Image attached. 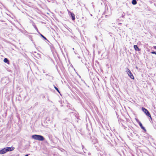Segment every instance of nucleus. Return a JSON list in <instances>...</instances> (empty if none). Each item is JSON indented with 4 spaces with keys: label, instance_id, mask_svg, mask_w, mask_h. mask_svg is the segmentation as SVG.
<instances>
[{
    "label": "nucleus",
    "instance_id": "nucleus-1",
    "mask_svg": "<svg viewBox=\"0 0 156 156\" xmlns=\"http://www.w3.org/2000/svg\"><path fill=\"white\" fill-rule=\"evenodd\" d=\"M14 149V147H13L4 148L0 150V154H4L8 151H13Z\"/></svg>",
    "mask_w": 156,
    "mask_h": 156
},
{
    "label": "nucleus",
    "instance_id": "nucleus-2",
    "mask_svg": "<svg viewBox=\"0 0 156 156\" xmlns=\"http://www.w3.org/2000/svg\"><path fill=\"white\" fill-rule=\"evenodd\" d=\"M32 138L34 140L40 141H43L44 140L43 136L40 135H32Z\"/></svg>",
    "mask_w": 156,
    "mask_h": 156
},
{
    "label": "nucleus",
    "instance_id": "nucleus-3",
    "mask_svg": "<svg viewBox=\"0 0 156 156\" xmlns=\"http://www.w3.org/2000/svg\"><path fill=\"white\" fill-rule=\"evenodd\" d=\"M142 109L143 112H144L147 116L150 117V118L151 119L150 113L147 109L144 108L143 107L142 108Z\"/></svg>",
    "mask_w": 156,
    "mask_h": 156
},
{
    "label": "nucleus",
    "instance_id": "nucleus-4",
    "mask_svg": "<svg viewBox=\"0 0 156 156\" xmlns=\"http://www.w3.org/2000/svg\"><path fill=\"white\" fill-rule=\"evenodd\" d=\"M139 124L141 128L143 130H144V131H146V129H145V128L143 126L141 123L139 121Z\"/></svg>",
    "mask_w": 156,
    "mask_h": 156
},
{
    "label": "nucleus",
    "instance_id": "nucleus-5",
    "mask_svg": "<svg viewBox=\"0 0 156 156\" xmlns=\"http://www.w3.org/2000/svg\"><path fill=\"white\" fill-rule=\"evenodd\" d=\"M128 74L131 79H134V76L131 72L130 73L129 72V73H128Z\"/></svg>",
    "mask_w": 156,
    "mask_h": 156
},
{
    "label": "nucleus",
    "instance_id": "nucleus-6",
    "mask_svg": "<svg viewBox=\"0 0 156 156\" xmlns=\"http://www.w3.org/2000/svg\"><path fill=\"white\" fill-rule=\"evenodd\" d=\"M70 15L73 20H75V16L74 14L72 12H70Z\"/></svg>",
    "mask_w": 156,
    "mask_h": 156
},
{
    "label": "nucleus",
    "instance_id": "nucleus-7",
    "mask_svg": "<svg viewBox=\"0 0 156 156\" xmlns=\"http://www.w3.org/2000/svg\"><path fill=\"white\" fill-rule=\"evenodd\" d=\"M134 48L136 51H140V49L139 48L137 45H134Z\"/></svg>",
    "mask_w": 156,
    "mask_h": 156
},
{
    "label": "nucleus",
    "instance_id": "nucleus-8",
    "mask_svg": "<svg viewBox=\"0 0 156 156\" xmlns=\"http://www.w3.org/2000/svg\"><path fill=\"white\" fill-rule=\"evenodd\" d=\"M137 2L136 0H133L132 1V4L133 5H136V4Z\"/></svg>",
    "mask_w": 156,
    "mask_h": 156
},
{
    "label": "nucleus",
    "instance_id": "nucleus-9",
    "mask_svg": "<svg viewBox=\"0 0 156 156\" xmlns=\"http://www.w3.org/2000/svg\"><path fill=\"white\" fill-rule=\"evenodd\" d=\"M4 62L5 63H8L9 62V61L7 58H5L4 59Z\"/></svg>",
    "mask_w": 156,
    "mask_h": 156
},
{
    "label": "nucleus",
    "instance_id": "nucleus-10",
    "mask_svg": "<svg viewBox=\"0 0 156 156\" xmlns=\"http://www.w3.org/2000/svg\"><path fill=\"white\" fill-rule=\"evenodd\" d=\"M126 71L127 73H130L131 71H130L129 69L128 68H126Z\"/></svg>",
    "mask_w": 156,
    "mask_h": 156
},
{
    "label": "nucleus",
    "instance_id": "nucleus-11",
    "mask_svg": "<svg viewBox=\"0 0 156 156\" xmlns=\"http://www.w3.org/2000/svg\"><path fill=\"white\" fill-rule=\"evenodd\" d=\"M55 88L56 90H57L58 92L59 93V91L58 89V88L56 87H55Z\"/></svg>",
    "mask_w": 156,
    "mask_h": 156
},
{
    "label": "nucleus",
    "instance_id": "nucleus-12",
    "mask_svg": "<svg viewBox=\"0 0 156 156\" xmlns=\"http://www.w3.org/2000/svg\"><path fill=\"white\" fill-rule=\"evenodd\" d=\"M41 35L44 39L45 40H46V38L45 37H44L43 35H42V34H41Z\"/></svg>",
    "mask_w": 156,
    "mask_h": 156
},
{
    "label": "nucleus",
    "instance_id": "nucleus-13",
    "mask_svg": "<svg viewBox=\"0 0 156 156\" xmlns=\"http://www.w3.org/2000/svg\"><path fill=\"white\" fill-rule=\"evenodd\" d=\"M151 53L154 54L156 55V51H152L151 52Z\"/></svg>",
    "mask_w": 156,
    "mask_h": 156
},
{
    "label": "nucleus",
    "instance_id": "nucleus-14",
    "mask_svg": "<svg viewBox=\"0 0 156 156\" xmlns=\"http://www.w3.org/2000/svg\"><path fill=\"white\" fill-rule=\"evenodd\" d=\"M35 27V29H36L37 30H37H38V29H37V27L36 26H35V27Z\"/></svg>",
    "mask_w": 156,
    "mask_h": 156
},
{
    "label": "nucleus",
    "instance_id": "nucleus-15",
    "mask_svg": "<svg viewBox=\"0 0 156 156\" xmlns=\"http://www.w3.org/2000/svg\"><path fill=\"white\" fill-rule=\"evenodd\" d=\"M136 121L137 122L139 123V121L138 119H136Z\"/></svg>",
    "mask_w": 156,
    "mask_h": 156
},
{
    "label": "nucleus",
    "instance_id": "nucleus-16",
    "mask_svg": "<svg viewBox=\"0 0 156 156\" xmlns=\"http://www.w3.org/2000/svg\"><path fill=\"white\" fill-rule=\"evenodd\" d=\"M136 68L137 69H138V67H136Z\"/></svg>",
    "mask_w": 156,
    "mask_h": 156
}]
</instances>
